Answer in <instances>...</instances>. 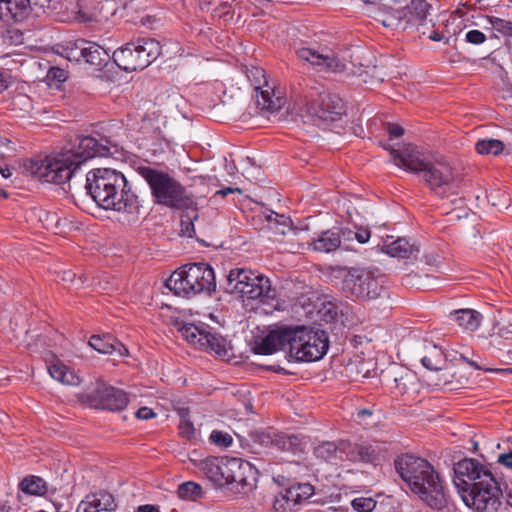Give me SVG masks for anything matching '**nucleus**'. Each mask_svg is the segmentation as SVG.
Returning <instances> with one entry per match:
<instances>
[{
    "label": "nucleus",
    "mask_w": 512,
    "mask_h": 512,
    "mask_svg": "<svg viewBox=\"0 0 512 512\" xmlns=\"http://www.w3.org/2000/svg\"><path fill=\"white\" fill-rule=\"evenodd\" d=\"M111 147L116 144L108 137L97 139L78 135L69 140L61 152L45 159L31 160L27 169L42 182L62 185L70 181L88 160L110 155Z\"/></svg>",
    "instance_id": "obj_1"
},
{
    "label": "nucleus",
    "mask_w": 512,
    "mask_h": 512,
    "mask_svg": "<svg viewBox=\"0 0 512 512\" xmlns=\"http://www.w3.org/2000/svg\"><path fill=\"white\" fill-rule=\"evenodd\" d=\"M328 348L329 339L324 330L283 325L271 330L254 350L261 355L283 350L287 352L289 361L313 362L322 359Z\"/></svg>",
    "instance_id": "obj_2"
},
{
    "label": "nucleus",
    "mask_w": 512,
    "mask_h": 512,
    "mask_svg": "<svg viewBox=\"0 0 512 512\" xmlns=\"http://www.w3.org/2000/svg\"><path fill=\"white\" fill-rule=\"evenodd\" d=\"M87 194L103 209L114 210L137 221L143 208L123 173L110 168H97L86 175Z\"/></svg>",
    "instance_id": "obj_3"
},
{
    "label": "nucleus",
    "mask_w": 512,
    "mask_h": 512,
    "mask_svg": "<svg viewBox=\"0 0 512 512\" xmlns=\"http://www.w3.org/2000/svg\"><path fill=\"white\" fill-rule=\"evenodd\" d=\"M394 467L400 478L424 503L435 510L447 507L449 495L444 481L430 462L403 454L394 460Z\"/></svg>",
    "instance_id": "obj_4"
},
{
    "label": "nucleus",
    "mask_w": 512,
    "mask_h": 512,
    "mask_svg": "<svg viewBox=\"0 0 512 512\" xmlns=\"http://www.w3.org/2000/svg\"><path fill=\"white\" fill-rule=\"evenodd\" d=\"M390 154L396 166L416 173L429 188L444 197L452 189L454 174L444 157L428 159L415 145H406L402 150L391 149Z\"/></svg>",
    "instance_id": "obj_5"
},
{
    "label": "nucleus",
    "mask_w": 512,
    "mask_h": 512,
    "mask_svg": "<svg viewBox=\"0 0 512 512\" xmlns=\"http://www.w3.org/2000/svg\"><path fill=\"white\" fill-rule=\"evenodd\" d=\"M135 171L148 184L156 203L174 209H189L195 205L186 188L167 172L147 164L135 166Z\"/></svg>",
    "instance_id": "obj_6"
},
{
    "label": "nucleus",
    "mask_w": 512,
    "mask_h": 512,
    "mask_svg": "<svg viewBox=\"0 0 512 512\" xmlns=\"http://www.w3.org/2000/svg\"><path fill=\"white\" fill-rule=\"evenodd\" d=\"M225 290L231 294H239L243 302L258 301L261 304H268L269 300L275 298V290L272 289L269 278L245 268L230 270Z\"/></svg>",
    "instance_id": "obj_7"
},
{
    "label": "nucleus",
    "mask_w": 512,
    "mask_h": 512,
    "mask_svg": "<svg viewBox=\"0 0 512 512\" xmlns=\"http://www.w3.org/2000/svg\"><path fill=\"white\" fill-rule=\"evenodd\" d=\"M160 53L161 47L158 41L152 38H140L115 50L112 58L120 69L133 72L148 67Z\"/></svg>",
    "instance_id": "obj_8"
},
{
    "label": "nucleus",
    "mask_w": 512,
    "mask_h": 512,
    "mask_svg": "<svg viewBox=\"0 0 512 512\" xmlns=\"http://www.w3.org/2000/svg\"><path fill=\"white\" fill-rule=\"evenodd\" d=\"M464 504L476 512H497L502 505L503 491L498 475L484 483L458 493Z\"/></svg>",
    "instance_id": "obj_9"
},
{
    "label": "nucleus",
    "mask_w": 512,
    "mask_h": 512,
    "mask_svg": "<svg viewBox=\"0 0 512 512\" xmlns=\"http://www.w3.org/2000/svg\"><path fill=\"white\" fill-rule=\"evenodd\" d=\"M178 330L190 344L199 349L213 352L223 359H229L233 356L230 342L221 334L212 331V328L208 325L184 323Z\"/></svg>",
    "instance_id": "obj_10"
},
{
    "label": "nucleus",
    "mask_w": 512,
    "mask_h": 512,
    "mask_svg": "<svg viewBox=\"0 0 512 512\" xmlns=\"http://www.w3.org/2000/svg\"><path fill=\"white\" fill-rule=\"evenodd\" d=\"M342 290L348 299L362 302L380 297L383 287L371 271L352 268L344 275Z\"/></svg>",
    "instance_id": "obj_11"
},
{
    "label": "nucleus",
    "mask_w": 512,
    "mask_h": 512,
    "mask_svg": "<svg viewBox=\"0 0 512 512\" xmlns=\"http://www.w3.org/2000/svg\"><path fill=\"white\" fill-rule=\"evenodd\" d=\"M306 111L314 125L322 126L340 119L345 106L338 95L323 90L308 96Z\"/></svg>",
    "instance_id": "obj_12"
},
{
    "label": "nucleus",
    "mask_w": 512,
    "mask_h": 512,
    "mask_svg": "<svg viewBox=\"0 0 512 512\" xmlns=\"http://www.w3.org/2000/svg\"><path fill=\"white\" fill-rule=\"evenodd\" d=\"M453 483L458 493L466 488L474 487L497 473L493 471L491 464H483L473 458H465L454 464Z\"/></svg>",
    "instance_id": "obj_13"
},
{
    "label": "nucleus",
    "mask_w": 512,
    "mask_h": 512,
    "mask_svg": "<svg viewBox=\"0 0 512 512\" xmlns=\"http://www.w3.org/2000/svg\"><path fill=\"white\" fill-rule=\"evenodd\" d=\"M84 398L91 407L113 412L124 410L129 403L125 391L103 382H97L93 389L85 393Z\"/></svg>",
    "instance_id": "obj_14"
},
{
    "label": "nucleus",
    "mask_w": 512,
    "mask_h": 512,
    "mask_svg": "<svg viewBox=\"0 0 512 512\" xmlns=\"http://www.w3.org/2000/svg\"><path fill=\"white\" fill-rule=\"evenodd\" d=\"M299 59L320 67L321 70L341 72L346 69V64L338 56L327 48L320 50L311 47H301L296 50Z\"/></svg>",
    "instance_id": "obj_15"
},
{
    "label": "nucleus",
    "mask_w": 512,
    "mask_h": 512,
    "mask_svg": "<svg viewBox=\"0 0 512 512\" xmlns=\"http://www.w3.org/2000/svg\"><path fill=\"white\" fill-rule=\"evenodd\" d=\"M194 267L187 264L174 271L166 280V287L173 291L175 295L181 297H191L200 294V289L196 285L197 278L194 277Z\"/></svg>",
    "instance_id": "obj_16"
},
{
    "label": "nucleus",
    "mask_w": 512,
    "mask_h": 512,
    "mask_svg": "<svg viewBox=\"0 0 512 512\" xmlns=\"http://www.w3.org/2000/svg\"><path fill=\"white\" fill-rule=\"evenodd\" d=\"M230 481L233 493L245 494L256 486V470L248 461L236 458Z\"/></svg>",
    "instance_id": "obj_17"
},
{
    "label": "nucleus",
    "mask_w": 512,
    "mask_h": 512,
    "mask_svg": "<svg viewBox=\"0 0 512 512\" xmlns=\"http://www.w3.org/2000/svg\"><path fill=\"white\" fill-rule=\"evenodd\" d=\"M235 459L234 457L208 459L204 462L203 471L216 487H229Z\"/></svg>",
    "instance_id": "obj_18"
},
{
    "label": "nucleus",
    "mask_w": 512,
    "mask_h": 512,
    "mask_svg": "<svg viewBox=\"0 0 512 512\" xmlns=\"http://www.w3.org/2000/svg\"><path fill=\"white\" fill-rule=\"evenodd\" d=\"M341 463L350 461L354 463H372L376 459V451L368 444L351 443L340 440Z\"/></svg>",
    "instance_id": "obj_19"
},
{
    "label": "nucleus",
    "mask_w": 512,
    "mask_h": 512,
    "mask_svg": "<svg viewBox=\"0 0 512 512\" xmlns=\"http://www.w3.org/2000/svg\"><path fill=\"white\" fill-rule=\"evenodd\" d=\"M431 5L426 0H410V2L401 7L403 18V30L410 27H418L426 20Z\"/></svg>",
    "instance_id": "obj_20"
},
{
    "label": "nucleus",
    "mask_w": 512,
    "mask_h": 512,
    "mask_svg": "<svg viewBox=\"0 0 512 512\" xmlns=\"http://www.w3.org/2000/svg\"><path fill=\"white\" fill-rule=\"evenodd\" d=\"M114 496L107 491H98L88 494L77 509L83 512L114 511L116 509Z\"/></svg>",
    "instance_id": "obj_21"
},
{
    "label": "nucleus",
    "mask_w": 512,
    "mask_h": 512,
    "mask_svg": "<svg viewBox=\"0 0 512 512\" xmlns=\"http://www.w3.org/2000/svg\"><path fill=\"white\" fill-rule=\"evenodd\" d=\"M369 14L384 27L403 30L401 7L393 8L386 5H379L377 7H373Z\"/></svg>",
    "instance_id": "obj_22"
},
{
    "label": "nucleus",
    "mask_w": 512,
    "mask_h": 512,
    "mask_svg": "<svg viewBox=\"0 0 512 512\" xmlns=\"http://www.w3.org/2000/svg\"><path fill=\"white\" fill-rule=\"evenodd\" d=\"M88 344L100 354H127L126 347L111 334L92 335Z\"/></svg>",
    "instance_id": "obj_23"
},
{
    "label": "nucleus",
    "mask_w": 512,
    "mask_h": 512,
    "mask_svg": "<svg viewBox=\"0 0 512 512\" xmlns=\"http://www.w3.org/2000/svg\"><path fill=\"white\" fill-rule=\"evenodd\" d=\"M30 10V0H0V19L23 20Z\"/></svg>",
    "instance_id": "obj_24"
},
{
    "label": "nucleus",
    "mask_w": 512,
    "mask_h": 512,
    "mask_svg": "<svg viewBox=\"0 0 512 512\" xmlns=\"http://www.w3.org/2000/svg\"><path fill=\"white\" fill-rule=\"evenodd\" d=\"M196 285L201 293L211 294L216 288L215 273L212 267L206 263H192Z\"/></svg>",
    "instance_id": "obj_25"
},
{
    "label": "nucleus",
    "mask_w": 512,
    "mask_h": 512,
    "mask_svg": "<svg viewBox=\"0 0 512 512\" xmlns=\"http://www.w3.org/2000/svg\"><path fill=\"white\" fill-rule=\"evenodd\" d=\"M81 56L98 70L105 67L111 58L106 49L94 42H88L87 46L81 48Z\"/></svg>",
    "instance_id": "obj_26"
},
{
    "label": "nucleus",
    "mask_w": 512,
    "mask_h": 512,
    "mask_svg": "<svg viewBox=\"0 0 512 512\" xmlns=\"http://www.w3.org/2000/svg\"><path fill=\"white\" fill-rule=\"evenodd\" d=\"M317 459L338 466L341 464L340 441H322L313 449Z\"/></svg>",
    "instance_id": "obj_27"
},
{
    "label": "nucleus",
    "mask_w": 512,
    "mask_h": 512,
    "mask_svg": "<svg viewBox=\"0 0 512 512\" xmlns=\"http://www.w3.org/2000/svg\"><path fill=\"white\" fill-rule=\"evenodd\" d=\"M449 317L461 328L471 332L479 328L482 320V315L473 309L454 310L449 314Z\"/></svg>",
    "instance_id": "obj_28"
},
{
    "label": "nucleus",
    "mask_w": 512,
    "mask_h": 512,
    "mask_svg": "<svg viewBox=\"0 0 512 512\" xmlns=\"http://www.w3.org/2000/svg\"><path fill=\"white\" fill-rule=\"evenodd\" d=\"M390 239L392 240L388 239L384 242L382 251L391 257L408 259L414 252H418V249L405 238L393 239V237H390Z\"/></svg>",
    "instance_id": "obj_29"
},
{
    "label": "nucleus",
    "mask_w": 512,
    "mask_h": 512,
    "mask_svg": "<svg viewBox=\"0 0 512 512\" xmlns=\"http://www.w3.org/2000/svg\"><path fill=\"white\" fill-rule=\"evenodd\" d=\"M256 92L257 106L261 110L276 111L281 107V98L276 97L274 89L265 82L260 88H254Z\"/></svg>",
    "instance_id": "obj_30"
},
{
    "label": "nucleus",
    "mask_w": 512,
    "mask_h": 512,
    "mask_svg": "<svg viewBox=\"0 0 512 512\" xmlns=\"http://www.w3.org/2000/svg\"><path fill=\"white\" fill-rule=\"evenodd\" d=\"M312 244L315 251L324 253L335 251L341 246L340 233L335 229L323 231Z\"/></svg>",
    "instance_id": "obj_31"
},
{
    "label": "nucleus",
    "mask_w": 512,
    "mask_h": 512,
    "mask_svg": "<svg viewBox=\"0 0 512 512\" xmlns=\"http://www.w3.org/2000/svg\"><path fill=\"white\" fill-rule=\"evenodd\" d=\"M50 376L66 385L75 386L80 383V378L68 366L57 361L48 366Z\"/></svg>",
    "instance_id": "obj_32"
},
{
    "label": "nucleus",
    "mask_w": 512,
    "mask_h": 512,
    "mask_svg": "<svg viewBox=\"0 0 512 512\" xmlns=\"http://www.w3.org/2000/svg\"><path fill=\"white\" fill-rule=\"evenodd\" d=\"M314 494V487L309 483H296L285 490L286 499L296 507Z\"/></svg>",
    "instance_id": "obj_33"
},
{
    "label": "nucleus",
    "mask_w": 512,
    "mask_h": 512,
    "mask_svg": "<svg viewBox=\"0 0 512 512\" xmlns=\"http://www.w3.org/2000/svg\"><path fill=\"white\" fill-rule=\"evenodd\" d=\"M19 489L27 495L43 496L47 492V483L38 476H26L19 483Z\"/></svg>",
    "instance_id": "obj_34"
},
{
    "label": "nucleus",
    "mask_w": 512,
    "mask_h": 512,
    "mask_svg": "<svg viewBox=\"0 0 512 512\" xmlns=\"http://www.w3.org/2000/svg\"><path fill=\"white\" fill-rule=\"evenodd\" d=\"M421 363L428 370H441L445 365V359L442 350L436 345H432L428 354L421 358Z\"/></svg>",
    "instance_id": "obj_35"
},
{
    "label": "nucleus",
    "mask_w": 512,
    "mask_h": 512,
    "mask_svg": "<svg viewBox=\"0 0 512 512\" xmlns=\"http://www.w3.org/2000/svg\"><path fill=\"white\" fill-rule=\"evenodd\" d=\"M177 495L182 500L196 501L203 497V489L200 484L187 481L178 486Z\"/></svg>",
    "instance_id": "obj_36"
},
{
    "label": "nucleus",
    "mask_w": 512,
    "mask_h": 512,
    "mask_svg": "<svg viewBox=\"0 0 512 512\" xmlns=\"http://www.w3.org/2000/svg\"><path fill=\"white\" fill-rule=\"evenodd\" d=\"M504 143L498 139H481L475 144L476 151L481 155L497 156L504 150Z\"/></svg>",
    "instance_id": "obj_37"
},
{
    "label": "nucleus",
    "mask_w": 512,
    "mask_h": 512,
    "mask_svg": "<svg viewBox=\"0 0 512 512\" xmlns=\"http://www.w3.org/2000/svg\"><path fill=\"white\" fill-rule=\"evenodd\" d=\"M181 215L180 226L183 236L192 238L195 236L194 221L198 220V212L194 205Z\"/></svg>",
    "instance_id": "obj_38"
},
{
    "label": "nucleus",
    "mask_w": 512,
    "mask_h": 512,
    "mask_svg": "<svg viewBox=\"0 0 512 512\" xmlns=\"http://www.w3.org/2000/svg\"><path fill=\"white\" fill-rule=\"evenodd\" d=\"M60 279L63 283L69 284V287L76 290L82 288L88 281L87 277L84 275L77 276L72 270H64L60 275Z\"/></svg>",
    "instance_id": "obj_39"
},
{
    "label": "nucleus",
    "mask_w": 512,
    "mask_h": 512,
    "mask_svg": "<svg viewBox=\"0 0 512 512\" xmlns=\"http://www.w3.org/2000/svg\"><path fill=\"white\" fill-rule=\"evenodd\" d=\"M487 199L498 210L506 209L510 205V197L505 192L492 190L487 194Z\"/></svg>",
    "instance_id": "obj_40"
},
{
    "label": "nucleus",
    "mask_w": 512,
    "mask_h": 512,
    "mask_svg": "<svg viewBox=\"0 0 512 512\" xmlns=\"http://www.w3.org/2000/svg\"><path fill=\"white\" fill-rule=\"evenodd\" d=\"M487 20L492 28L504 36H512V22L494 16H488Z\"/></svg>",
    "instance_id": "obj_41"
},
{
    "label": "nucleus",
    "mask_w": 512,
    "mask_h": 512,
    "mask_svg": "<svg viewBox=\"0 0 512 512\" xmlns=\"http://www.w3.org/2000/svg\"><path fill=\"white\" fill-rule=\"evenodd\" d=\"M377 502L371 497H358L352 500V508L357 512H372Z\"/></svg>",
    "instance_id": "obj_42"
},
{
    "label": "nucleus",
    "mask_w": 512,
    "mask_h": 512,
    "mask_svg": "<svg viewBox=\"0 0 512 512\" xmlns=\"http://www.w3.org/2000/svg\"><path fill=\"white\" fill-rule=\"evenodd\" d=\"M209 440L211 443L221 448H228L232 445L233 442V439L229 433L219 430L212 431Z\"/></svg>",
    "instance_id": "obj_43"
},
{
    "label": "nucleus",
    "mask_w": 512,
    "mask_h": 512,
    "mask_svg": "<svg viewBox=\"0 0 512 512\" xmlns=\"http://www.w3.org/2000/svg\"><path fill=\"white\" fill-rule=\"evenodd\" d=\"M247 77L254 88H260L261 85L265 84L266 75L265 70L259 67H251L247 69Z\"/></svg>",
    "instance_id": "obj_44"
},
{
    "label": "nucleus",
    "mask_w": 512,
    "mask_h": 512,
    "mask_svg": "<svg viewBox=\"0 0 512 512\" xmlns=\"http://www.w3.org/2000/svg\"><path fill=\"white\" fill-rule=\"evenodd\" d=\"M273 508L277 512H285L286 510L293 511L295 507L292 505L291 501L286 499L285 492L277 495L273 502Z\"/></svg>",
    "instance_id": "obj_45"
},
{
    "label": "nucleus",
    "mask_w": 512,
    "mask_h": 512,
    "mask_svg": "<svg viewBox=\"0 0 512 512\" xmlns=\"http://www.w3.org/2000/svg\"><path fill=\"white\" fill-rule=\"evenodd\" d=\"M179 433L186 439H191L195 433L193 423L184 414L181 415Z\"/></svg>",
    "instance_id": "obj_46"
},
{
    "label": "nucleus",
    "mask_w": 512,
    "mask_h": 512,
    "mask_svg": "<svg viewBox=\"0 0 512 512\" xmlns=\"http://www.w3.org/2000/svg\"><path fill=\"white\" fill-rule=\"evenodd\" d=\"M50 82L63 83L67 79V72L59 67H51L46 75Z\"/></svg>",
    "instance_id": "obj_47"
},
{
    "label": "nucleus",
    "mask_w": 512,
    "mask_h": 512,
    "mask_svg": "<svg viewBox=\"0 0 512 512\" xmlns=\"http://www.w3.org/2000/svg\"><path fill=\"white\" fill-rule=\"evenodd\" d=\"M465 41L473 45H480L486 41V35L480 30H469L465 35Z\"/></svg>",
    "instance_id": "obj_48"
},
{
    "label": "nucleus",
    "mask_w": 512,
    "mask_h": 512,
    "mask_svg": "<svg viewBox=\"0 0 512 512\" xmlns=\"http://www.w3.org/2000/svg\"><path fill=\"white\" fill-rule=\"evenodd\" d=\"M409 378H411V375L407 372L399 376H394L393 382L395 383V388L398 390L399 394H405L407 392V381Z\"/></svg>",
    "instance_id": "obj_49"
},
{
    "label": "nucleus",
    "mask_w": 512,
    "mask_h": 512,
    "mask_svg": "<svg viewBox=\"0 0 512 512\" xmlns=\"http://www.w3.org/2000/svg\"><path fill=\"white\" fill-rule=\"evenodd\" d=\"M297 441L296 436H278L275 439V445L278 446L282 450H291L292 446L295 445Z\"/></svg>",
    "instance_id": "obj_50"
},
{
    "label": "nucleus",
    "mask_w": 512,
    "mask_h": 512,
    "mask_svg": "<svg viewBox=\"0 0 512 512\" xmlns=\"http://www.w3.org/2000/svg\"><path fill=\"white\" fill-rule=\"evenodd\" d=\"M371 237V232L368 228L359 227L356 230V240L360 244H365L369 241Z\"/></svg>",
    "instance_id": "obj_51"
},
{
    "label": "nucleus",
    "mask_w": 512,
    "mask_h": 512,
    "mask_svg": "<svg viewBox=\"0 0 512 512\" xmlns=\"http://www.w3.org/2000/svg\"><path fill=\"white\" fill-rule=\"evenodd\" d=\"M155 415L156 414L154 413V411L151 408L146 407V406L139 408L135 412V416L141 420H149V419L155 417Z\"/></svg>",
    "instance_id": "obj_52"
},
{
    "label": "nucleus",
    "mask_w": 512,
    "mask_h": 512,
    "mask_svg": "<svg viewBox=\"0 0 512 512\" xmlns=\"http://www.w3.org/2000/svg\"><path fill=\"white\" fill-rule=\"evenodd\" d=\"M336 231L340 233L341 242L356 240V231L349 228L336 229Z\"/></svg>",
    "instance_id": "obj_53"
},
{
    "label": "nucleus",
    "mask_w": 512,
    "mask_h": 512,
    "mask_svg": "<svg viewBox=\"0 0 512 512\" xmlns=\"http://www.w3.org/2000/svg\"><path fill=\"white\" fill-rule=\"evenodd\" d=\"M388 133L390 138H399L404 134V129L398 124H389Z\"/></svg>",
    "instance_id": "obj_54"
},
{
    "label": "nucleus",
    "mask_w": 512,
    "mask_h": 512,
    "mask_svg": "<svg viewBox=\"0 0 512 512\" xmlns=\"http://www.w3.org/2000/svg\"><path fill=\"white\" fill-rule=\"evenodd\" d=\"M497 463L512 469V455L509 452L500 454Z\"/></svg>",
    "instance_id": "obj_55"
},
{
    "label": "nucleus",
    "mask_w": 512,
    "mask_h": 512,
    "mask_svg": "<svg viewBox=\"0 0 512 512\" xmlns=\"http://www.w3.org/2000/svg\"><path fill=\"white\" fill-rule=\"evenodd\" d=\"M77 19L81 22H91L96 19V15L94 13H87L79 10L77 13Z\"/></svg>",
    "instance_id": "obj_56"
},
{
    "label": "nucleus",
    "mask_w": 512,
    "mask_h": 512,
    "mask_svg": "<svg viewBox=\"0 0 512 512\" xmlns=\"http://www.w3.org/2000/svg\"><path fill=\"white\" fill-rule=\"evenodd\" d=\"M135 512H160V510L156 505L144 504L138 506Z\"/></svg>",
    "instance_id": "obj_57"
},
{
    "label": "nucleus",
    "mask_w": 512,
    "mask_h": 512,
    "mask_svg": "<svg viewBox=\"0 0 512 512\" xmlns=\"http://www.w3.org/2000/svg\"><path fill=\"white\" fill-rule=\"evenodd\" d=\"M234 192L241 193V190L239 188L227 187V188H224V189H221V190L217 191L216 194H220L222 196H226V195H228L230 193H234Z\"/></svg>",
    "instance_id": "obj_58"
},
{
    "label": "nucleus",
    "mask_w": 512,
    "mask_h": 512,
    "mask_svg": "<svg viewBox=\"0 0 512 512\" xmlns=\"http://www.w3.org/2000/svg\"><path fill=\"white\" fill-rule=\"evenodd\" d=\"M278 217L282 219V223L285 225V223H286V220H287V219H286L284 216L279 215V214H277V213H275V212H273V211H271V212L266 216V219H267V221H268V222H271L272 220H276V218H278Z\"/></svg>",
    "instance_id": "obj_59"
},
{
    "label": "nucleus",
    "mask_w": 512,
    "mask_h": 512,
    "mask_svg": "<svg viewBox=\"0 0 512 512\" xmlns=\"http://www.w3.org/2000/svg\"><path fill=\"white\" fill-rule=\"evenodd\" d=\"M460 358L466 362L468 365L473 367L475 370H482V367L478 365L475 361L470 360L469 358L465 357L464 355H461Z\"/></svg>",
    "instance_id": "obj_60"
},
{
    "label": "nucleus",
    "mask_w": 512,
    "mask_h": 512,
    "mask_svg": "<svg viewBox=\"0 0 512 512\" xmlns=\"http://www.w3.org/2000/svg\"><path fill=\"white\" fill-rule=\"evenodd\" d=\"M429 39H431L432 41H441L443 39V35L437 31H433L429 35Z\"/></svg>",
    "instance_id": "obj_61"
},
{
    "label": "nucleus",
    "mask_w": 512,
    "mask_h": 512,
    "mask_svg": "<svg viewBox=\"0 0 512 512\" xmlns=\"http://www.w3.org/2000/svg\"><path fill=\"white\" fill-rule=\"evenodd\" d=\"M0 173L3 178H9L12 175V172L8 167H0Z\"/></svg>",
    "instance_id": "obj_62"
},
{
    "label": "nucleus",
    "mask_w": 512,
    "mask_h": 512,
    "mask_svg": "<svg viewBox=\"0 0 512 512\" xmlns=\"http://www.w3.org/2000/svg\"><path fill=\"white\" fill-rule=\"evenodd\" d=\"M371 415H372V412L369 409H361L358 412V417H366V416H371Z\"/></svg>",
    "instance_id": "obj_63"
},
{
    "label": "nucleus",
    "mask_w": 512,
    "mask_h": 512,
    "mask_svg": "<svg viewBox=\"0 0 512 512\" xmlns=\"http://www.w3.org/2000/svg\"><path fill=\"white\" fill-rule=\"evenodd\" d=\"M506 503H507V505L512 507V490L507 494Z\"/></svg>",
    "instance_id": "obj_64"
}]
</instances>
